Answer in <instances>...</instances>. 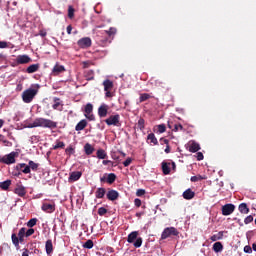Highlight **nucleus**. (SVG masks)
Masks as SVG:
<instances>
[{
    "label": "nucleus",
    "mask_w": 256,
    "mask_h": 256,
    "mask_svg": "<svg viewBox=\"0 0 256 256\" xmlns=\"http://www.w3.org/2000/svg\"><path fill=\"white\" fill-rule=\"evenodd\" d=\"M26 127L27 128L42 127V128H48L50 130H53L57 128V122L44 117H38L34 119V122L28 123Z\"/></svg>",
    "instance_id": "1"
},
{
    "label": "nucleus",
    "mask_w": 256,
    "mask_h": 256,
    "mask_svg": "<svg viewBox=\"0 0 256 256\" xmlns=\"http://www.w3.org/2000/svg\"><path fill=\"white\" fill-rule=\"evenodd\" d=\"M40 164L35 163L34 161H29L27 164H16L15 169L16 171L22 170V173L29 174L31 171L37 172ZM25 168V169H23Z\"/></svg>",
    "instance_id": "2"
},
{
    "label": "nucleus",
    "mask_w": 256,
    "mask_h": 256,
    "mask_svg": "<svg viewBox=\"0 0 256 256\" xmlns=\"http://www.w3.org/2000/svg\"><path fill=\"white\" fill-rule=\"evenodd\" d=\"M39 84H36V88H28L22 93V100L26 104H30L35 96L38 94Z\"/></svg>",
    "instance_id": "3"
},
{
    "label": "nucleus",
    "mask_w": 256,
    "mask_h": 256,
    "mask_svg": "<svg viewBox=\"0 0 256 256\" xmlns=\"http://www.w3.org/2000/svg\"><path fill=\"white\" fill-rule=\"evenodd\" d=\"M25 231H27V228H22L20 229L18 236L16 233H12L11 235L12 244L16 250L20 249V243H23L24 238L26 237Z\"/></svg>",
    "instance_id": "4"
},
{
    "label": "nucleus",
    "mask_w": 256,
    "mask_h": 256,
    "mask_svg": "<svg viewBox=\"0 0 256 256\" xmlns=\"http://www.w3.org/2000/svg\"><path fill=\"white\" fill-rule=\"evenodd\" d=\"M139 233L138 231H132L127 238V242L130 244H133L134 248H140L143 243V239L141 237H138Z\"/></svg>",
    "instance_id": "5"
},
{
    "label": "nucleus",
    "mask_w": 256,
    "mask_h": 256,
    "mask_svg": "<svg viewBox=\"0 0 256 256\" xmlns=\"http://www.w3.org/2000/svg\"><path fill=\"white\" fill-rule=\"evenodd\" d=\"M17 152L12 151L11 153L0 157V163L6 164V165H12L16 163Z\"/></svg>",
    "instance_id": "6"
},
{
    "label": "nucleus",
    "mask_w": 256,
    "mask_h": 256,
    "mask_svg": "<svg viewBox=\"0 0 256 256\" xmlns=\"http://www.w3.org/2000/svg\"><path fill=\"white\" fill-rule=\"evenodd\" d=\"M179 235V231L176 228L171 226L170 228H165L161 234V239L165 240L168 237H177Z\"/></svg>",
    "instance_id": "7"
},
{
    "label": "nucleus",
    "mask_w": 256,
    "mask_h": 256,
    "mask_svg": "<svg viewBox=\"0 0 256 256\" xmlns=\"http://www.w3.org/2000/svg\"><path fill=\"white\" fill-rule=\"evenodd\" d=\"M105 123L108 126L113 125L116 127H120L121 126L120 115L116 114V115L109 116L107 119H105Z\"/></svg>",
    "instance_id": "8"
},
{
    "label": "nucleus",
    "mask_w": 256,
    "mask_h": 256,
    "mask_svg": "<svg viewBox=\"0 0 256 256\" xmlns=\"http://www.w3.org/2000/svg\"><path fill=\"white\" fill-rule=\"evenodd\" d=\"M92 45L90 37H83L78 40V46L82 49L89 48Z\"/></svg>",
    "instance_id": "9"
},
{
    "label": "nucleus",
    "mask_w": 256,
    "mask_h": 256,
    "mask_svg": "<svg viewBox=\"0 0 256 256\" xmlns=\"http://www.w3.org/2000/svg\"><path fill=\"white\" fill-rule=\"evenodd\" d=\"M235 211V205L234 204H226L222 207V214L223 216H229L232 215Z\"/></svg>",
    "instance_id": "10"
},
{
    "label": "nucleus",
    "mask_w": 256,
    "mask_h": 256,
    "mask_svg": "<svg viewBox=\"0 0 256 256\" xmlns=\"http://www.w3.org/2000/svg\"><path fill=\"white\" fill-rule=\"evenodd\" d=\"M64 72H66L65 66L60 65L59 63H56V65L52 69V76L56 77V76L61 75Z\"/></svg>",
    "instance_id": "11"
},
{
    "label": "nucleus",
    "mask_w": 256,
    "mask_h": 256,
    "mask_svg": "<svg viewBox=\"0 0 256 256\" xmlns=\"http://www.w3.org/2000/svg\"><path fill=\"white\" fill-rule=\"evenodd\" d=\"M108 109H109V106L105 103H102V105H100L98 108V116L100 118H105L108 114Z\"/></svg>",
    "instance_id": "12"
},
{
    "label": "nucleus",
    "mask_w": 256,
    "mask_h": 256,
    "mask_svg": "<svg viewBox=\"0 0 256 256\" xmlns=\"http://www.w3.org/2000/svg\"><path fill=\"white\" fill-rule=\"evenodd\" d=\"M41 209L45 213L52 214L56 210V205L54 203L53 204L43 203Z\"/></svg>",
    "instance_id": "13"
},
{
    "label": "nucleus",
    "mask_w": 256,
    "mask_h": 256,
    "mask_svg": "<svg viewBox=\"0 0 256 256\" xmlns=\"http://www.w3.org/2000/svg\"><path fill=\"white\" fill-rule=\"evenodd\" d=\"M81 177H82V172L74 171L70 174V177H68V183H74L76 181H79Z\"/></svg>",
    "instance_id": "14"
},
{
    "label": "nucleus",
    "mask_w": 256,
    "mask_h": 256,
    "mask_svg": "<svg viewBox=\"0 0 256 256\" xmlns=\"http://www.w3.org/2000/svg\"><path fill=\"white\" fill-rule=\"evenodd\" d=\"M14 193H15L16 195H18L19 197H24L25 195H27V190L25 189L24 186L18 185V186H16V188L14 189Z\"/></svg>",
    "instance_id": "15"
},
{
    "label": "nucleus",
    "mask_w": 256,
    "mask_h": 256,
    "mask_svg": "<svg viewBox=\"0 0 256 256\" xmlns=\"http://www.w3.org/2000/svg\"><path fill=\"white\" fill-rule=\"evenodd\" d=\"M119 198V193L116 190H109L107 193V199L109 201H116Z\"/></svg>",
    "instance_id": "16"
},
{
    "label": "nucleus",
    "mask_w": 256,
    "mask_h": 256,
    "mask_svg": "<svg viewBox=\"0 0 256 256\" xmlns=\"http://www.w3.org/2000/svg\"><path fill=\"white\" fill-rule=\"evenodd\" d=\"M200 150H201V147H200L199 143H196L193 141L189 144V152L190 153H197Z\"/></svg>",
    "instance_id": "17"
},
{
    "label": "nucleus",
    "mask_w": 256,
    "mask_h": 256,
    "mask_svg": "<svg viewBox=\"0 0 256 256\" xmlns=\"http://www.w3.org/2000/svg\"><path fill=\"white\" fill-rule=\"evenodd\" d=\"M195 196V193L189 188L183 192L182 197L185 200H192Z\"/></svg>",
    "instance_id": "18"
},
{
    "label": "nucleus",
    "mask_w": 256,
    "mask_h": 256,
    "mask_svg": "<svg viewBox=\"0 0 256 256\" xmlns=\"http://www.w3.org/2000/svg\"><path fill=\"white\" fill-rule=\"evenodd\" d=\"M88 125V122L86 119H82L78 122V124L75 127L76 131H82L86 128V126Z\"/></svg>",
    "instance_id": "19"
},
{
    "label": "nucleus",
    "mask_w": 256,
    "mask_h": 256,
    "mask_svg": "<svg viewBox=\"0 0 256 256\" xmlns=\"http://www.w3.org/2000/svg\"><path fill=\"white\" fill-rule=\"evenodd\" d=\"M63 104L61 102L60 98H54V104H53V109L62 111L63 110Z\"/></svg>",
    "instance_id": "20"
},
{
    "label": "nucleus",
    "mask_w": 256,
    "mask_h": 256,
    "mask_svg": "<svg viewBox=\"0 0 256 256\" xmlns=\"http://www.w3.org/2000/svg\"><path fill=\"white\" fill-rule=\"evenodd\" d=\"M16 61L19 64H26V63H29L31 61V58L28 55H20V56H18Z\"/></svg>",
    "instance_id": "21"
},
{
    "label": "nucleus",
    "mask_w": 256,
    "mask_h": 256,
    "mask_svg": "<svg viewBox=\"0 0 256 256\" xmlns=\"http://www.w3.org/2000/svg\"><path fill=\"white\" fill-rule=\"evenodd\" d=\"M239 211L241 214L247 215L250 213V208L248 207L247 203H241L239 205Z\"/></svg>",
    "instance_id": "22"
},
{
    "label": "nucleus",
    "mask_w": 256,
    "mask_h": 256,
    "mask_svg": "<svg viewBox=\"0 0 256 256\" xmlns=\"http://www.w3.org/2000/svg\"><path fill=\"white\" fill-rule=\"evenodd\" d=\"M45 251L47 255H50L53 253V242L52 240H47L45 242Z\"/></svg>",
    "instance_id": "23"
},
{
    "label": "nucleus",
    "mask_w": 256,
    "mask_h": 256,
    "mask_svg": "<svg viewBox=\"0 0 256 256\" xmlns=\"http://www.w3.org/2000/svg\"><path fill=\"white\" fill-rule=\"evenodd\" d=\"M147 141H149L148 142L149 144L158 145V140H157L155 134L152 132L147 135Z\"/></svg>",
    "instance_id": "24"
},
{
    "label": "nucleus",
    "mask_w": 256,
    "mask_h": 256,
    "mask_svg": "<svg viewBox=\"0 0 256 256\" xmlns=\"http://www.w3.org/2000/svg\"><path fill=\"white\" fill-rule=\"evenodd\" d=\"M106 194V189L105 188H97L95 192V197L97 199H103Z\"/></svg>",
    "instance_id": "25"
},
{
    "label": "nucleus",
    "mask_w": 256,
    "mask_h": 256,
    "mask_svg": "<svg viewBox=\"0 0 256 256\" xmlns=\"http://www.w3.org/2000/svg\"><path fill=\"white\" fill-rule=\"evenodd\" d=\"M39 70V64H32L26 69V73L34 74Z\"/></svg>",
    "instance_id": "26"
},
{
    "label": "nucleus",
    "mask_w": 256,
    "mask_h": 256,
    "mask_svg": "<svg viewBox=\"0 0 256 256\" xmlns=\"http://www.w3.org/2000/svg\"><path fill=\"white\" fill-rule=\"evenodd\" d=\"M102 85H104L105 91H111L114 88V83L111 80H105Z\"/></svg>",
    "instance_id": "27"
},
{
    "label": "nucleus",
    "mask_w": 256,
    "mask_h": 256,
    "mask_svg": "<svg viewBox=\"0 0 256 256\" xmlns=\"http://www.w3.org/2000/svg\"><path fill=\"white\" fill-rule=\"evenodd\" d=\"M213 251L215 253H221V251H223V244H222V242H215L213 244Z\"/></svg>",
    "instance_id": "28"
},
{
    "label": "nucleus",
    "mask_w": 256,
    "mask_h": 256,
    "mask_svg": "<svg viewBox=\"0 0 256 256\" xmlns=\"http://www.w3.org/2000/svg\"><path fill=\"white\" fill-rule=\"evenodd\" d=\"M12 185V180H5L3 182H0V188H2V190L6 191L9 189V187H11Z\"/></svg>",
    "instance_id": "29"
},
{
    "label": "nucleus",
    "mask_w": 256,
    "mask_h": 256,
    "mask_svg": "<svg viewBox=\"0 0 256 256\" xmlns=\"http://www.w3.org/2000/svg\"><path fill=\"white\" fill-rule=\"evenodd\" d=\"M224 237V231H220L217 234H214L213 236H211L210 240L212 242H216L217 240H222Z\"/></svg>",
    "instance_id": "30"
},
{
    "label": "nucleus",
    "mask_w": 256,
    "mask_h": 256,
    "mask_svg": "<svg viewBox=\"0 0 256 256\" xmlns=\"http://www.w3.org/2000/svg\"><path fill=\"white\" fill-rule=\"evenodd\" d=\"M117 179V176L115 173H110L107 175L106 182L110 185L114 184Z\"/></svg>",
    "instance_id": "31"
},
{
    "label": "nucleus",
    "mask_w": 256,
    "mask_h": 256,
    "mask_svg": "<svg viewBox=\"0 0 256 256\" xmlns=\"http://www.w3.org/2000/svg\"><path fill=\"white\" fill-rule=\"evenodd\" d=\"M84 152H86L87 156L92 155L93 152H95V148H93L89 143L84 145Z\"/></svg>",
    "instance_id": "32"
},
{
    "label": "nucleus",
    "mask_w": 256,
    "mask_h": 256,
    "mask_svg": "<svg viewBox=\"0 0 256 256\" xmlns=\"http://www.w3.org/2000/svg\"><path fill=\"white\" fill-rule=\"evenodd\" d=\"M170 163L162 162V172L164 175H168L171 172V169L169 167Z\"/></svg>",
    "instance_id": "33"
},
{
    "label": "nucleus",
    "mask_w": 256,
    "mask_h": 256,
    "mask_svg": "<svg viewBox=\"0 0 256 256\" xmlns=\"http://www.w3.org/2000/svg\"><path fill=\"white\" fill-rule=\"evenodd\" d=\"M96 157H97L98 159H105V158L107 157V153L105 152L104 149L100 148V149H98L97 152H96Z\"/></svg>",
    "instance_id": "34"
},
{
    "label": "nucleus",
    "mask_w": 256,
    "mask_h": 256,
    "mask_svg": "<svg viewBox=\"0 0 256 256\" xmlns=\"http://www.w3.org/2000/svg\"><path fill=\"white\" fill-rule=\"evenodd\" d=\"M0 142L3 143L5 147H12L13 143L11 141H8L4 135L0 134Z\"/></svg>",
    "instance_id": "35"
},
{
    "label": "nucleus",
    "mask_w": 256,
    "mask_h": 256,
    "mask_svg": "<svg viewBox=\"0 0 256 256\" xmlns=\"http://www.w3.org/2000/svg\"><path fill=\"white\" fill-rule=\"evenodd\" d=\"M206 179H207V177L205 175L204 176L197 175V176L191 177V182L195 183V182H199V181L206 180Z\"/></svg>",
    "instance_id": "36"
},
{
    "label": "nucleus",
    "mask_w": 256,
    "mask_h": 256,
    "mask_svg": "<svg viewBox=\"0 0 256 256\" xmlns=\"http://www.w3.org/2000/svg\"><path fill=\"white\" fill-rule=\"evenodd\" d=\"M105 32L109 37H113L116 35L117 29L115 27H110L109 30H106Z\"/></svg>",
    "instance_id": "37"
},
{
    "label": "nucleus",
    "mask_w": 256,
    "mask_h": 256,
    "mask_svg": "<svg viewBox=\"0 0 256 256\" xmlns=\"http://www.w3.org/2000/svg\"><path fill=\"white\" fill-rule=\"evenodd\" d=\"M150 98H152V96L148 93H143L140 95V103H143L147 100H149Z\"/></svg>",
    "instance_id": "38"
},
{
    "label": "nucleus",
    "mask_w": 256,
    "mask_h": 256,
    "mask_svg": "<svg viewBox=\"0 0 256 256\" xmlns=\"http://www.w3.org/2000/svg\"><path fill=\"white\" fill-rule=\"evenodd\" d=\"M93 246L94 244L92 240H88L87 242H84V244L82 245L84 249H88V250H91Z\"/></svg>",
    "instance_id": "39"
},
{
    "label": "nucleus",
    "mask_w": 256,
    "mask_h": 256,
    "mask_svg": "<svg viewBox=\"0 0 256 256\" xmlns=\"http://www.w3.org/2000/svg\"><path fill=\"white\" fill-rule=\"evenodd\" d=\"M65 153H66V155H68V157H71L72 155L75 154V148H73L70 145V146H68V148L65 149Z\"/></svg>",
    "instance_id": "40"
},
{
    "label": "nucleus",
    "mask_w": 256,
    "mask_h": 256,
    "mask_svg": "<svg viewBox=\"0 0 256 256\" xmlns=\"http://www.w3.org/2000/svg\"><path fill=\"white\" fill-rule=\"evenodd\" d=\"M93 111V105L91 103H88L86 107H84V113L85 114H91Z\"/></svg>",
    "instance_id": "41"
},
{
    "label": "nucleus",
    "mask_w": 256,
    "mask_h": 256,
    "mask_svg": "<svg viewBox=\"0 0 256 256\" xmlns=\"http://www.w3.org/2000/svg\"><path fill=\"white\" fill-rule=\"evenodd\" d=\"M38 222L37 218H32L27 222V227L33 228Z\"/></svg>",
    "instance_id": "42"
},
{
    "label": "nucleus",
    "mask_w": 256,
    "mask_h": 256,
    "mask_svg": "<svg viewBox=\"0 0 256 256\" xmlns=\"http://www.w3.org/2000/svg\"><path fill=\"white\" fill-rule=\"evenodd\" d=\"M64 148H65V143L62 141H57L56 145L53 147L54 150L64 149Z\"/></svg>",
    "instance_id": "43"
},
{
    "label": "nucleus",
    "mask_w": 256,
    "mask_h": 256,
    "mask_svg": "<svg viewBox=\"0 0 256 256\" xmlns=\"http://www.w3.org/2000/svg\"><path fill=\"white\" fill-rule=\"evenodd\" d=\"M157 129H158L157 132H158L159 134H163V133L166 132V125H165V124H160V125L157 126Z\"/></svg>",
    "instance_id": "44"
},
{
    "label": "nucleus",
    "mask_w": 256,
    "mask_h": 256,
    "mask_svg": "<svg viewBox=\"0 0 256 256\" xmlns=\"http://www.w3.org/2000/svg\"><path fill=\"white\" fill-rule=\"evenodd\" d=\"M74 8L73 6H68V18L72 19L74 17Z\"/></svg>",
    "instance_id": "45"
},
{
    "label": "nucleus",
    "mask_w": 256,
    "mask_h": 256,
    "mask_svg": "<svg viewBox=\"0 0 256 256\" xmlns=\"http://www.w3.org/2000/svg\"><path fill=\"white\" fill-rule=\"evenodd\" d=\"M138 128H139L140 130L145 129V119H143V118H140V119H139V121H138Z\"/></svg>",
    "instance_id": "46"
},
{
    "label": "nucleus",
    "mask_w": 256,
    "mask_h": 256,
    "mask_svg": "<svg viewBox=\"0 0 256 256\" xmlns=\"http://www.w3.org/2000/svg\"><path fill=\"white\" fill-rule=\"evenodd\" d=\"M106 214H107V209H106V208L100 207V208L98 209V215H99V216H105Z\"/></svg>",
    "instance_id": "47"
},
{
    "label": "nucleus",
    "mask_w": 256,
    "mask_h": 256,
    "mask_svg": "<svg viewBox=\"0 0 256 256\" xmlns=\"http://www.w3.org/2000/svg\"><path fill=\"white\" fill-rule=\"evenodd\" d=\"M34 233H35L34 228H29L28 230H25L26 237H31V235H34Z\"/></svg>",
    "instance_id": "48"
},
{
    "label": "nucleus",
    "mask_w": 256,
    "mask_h": 256,
    "mask_svg": "<svg viewBox=\"0 0 256 256\" xmlns=\"http://www.w3.org/2000/svg\"><path fill=\"white\" fill-rule=\"evenodd\" d=\"M254 221V217L252 215H248L245 219H244V223L245 224H249L251 222Z\"/></svg>",
    "instance_id": "49"
},
{
    "label": "nucleus",
    "mask_w": 256,
    "mask_h": 256,
    "mask_svg": "<svg viewBox=\"0 0 256 256\" xmlns=\"http://www.w3.org/2000/svg\"><path fill=\"white\" fill-rule=\"evenodd\" d=\"M133 159L128 157L126 161L123 162L124 167H129L132 164Z\"/></svg>",
    "instance_id": "50"
},
{
    "label": "nucleus",
    "mask_w": 256,
    "mask_h": 256,
    "mask_svg": "<svg viewBox=\"0 0 256 256\" xmlns=\"http://www.w3.org/2000/svg\"><path fill=\"white\" fill-rule=\"evenodd\" d=\"M179 130H184V127L182 124H175L173 131L177 132Z\"/></svg>",
    "instance_id": "51"
},
{
    "label": "nucleus",
    "mask_w": 256,
    "mask_h": 256,
    "mask_svg": "<svg viewBox=\"0 0 256 256\" xmlns=\"http://www.w3.org/2000/svg\"><path fill=\"white\" fill-rule=\"evenodd\" d=\"M84 116H86V118H87L89 121H95V120H96V116H95V115H92L91 113H90V114H84Z\"/></svg>",
    "instance_id": "52"
},
{
    "label": "nucleus",
    "mask_w": 256,
    "mask_h": 256,
    "mask_svg": "<svg viewBox=\"0 0 256 256\" xmlns=\"http://www.w3.org/2000/svg\"><path fill=\"white\" fill-rule=\"evenodd\" d=\"M244 253H252V247L250 245L244 246Z\"/></svg>",
    "instance_id": "53"
},
{
    "label": "nucleus",
    "mask_w": 256,
    "mask_h": 256,
    "mask_svg": "<svg viewBox=\"0 0 256 256\" xmlns=\"http://www.w3.org/2000/svg\"><path fill=\"white\" fill-rule=\"evenodd\" d=\"M196 158H197L198 161L203 160L204 159L203 153L202 152H197L196 153Z\"/></svg>",
    "instance_id": "54"
},
{
    "label": "nucleus",
    "mask_w": 256,
    "mask_h": 256,
    "mask_svg": "<svg viewBox=\"0 0 256 256\" xmlns=\"http://www.w3.org/2000/svg\"><path fill=\"white\" fill-rule=\"evenodd\" d=\"M8 48V43L6 41H0V49Z\"/></svg>",
    "instance_id": "55"
},
{
    "label": "nucleus",
    "mask_w": 256,
    "mask_h": 256,
    "mask_svg": "<svg viewBox=\"0 0 256 256\" xmlns=\"http://www.w3.org/2000/svg\"><path fill=\"white\" fill-rule=\"evenodd\" d=\"M144 194H145V190H144V189H139V190L137 191V193H136V195H137L138 197H142Z\"/></svg>",
    "instance_id": "56"
},
{
    "label": "nucleus",
    "mask_w": 256,
    "mask_h": 256,
    "mask_svg": "<svg viewBox=\"0 0 256 256\" xmlns=\"http://www.w3.org/2000/svg\"><path fill=\"white\" fill-rule=\"evenodd\" d=\"M141 204H142V202L139 198L134 199V205H136L137 207H140Z\"/></svg>",
    "instance_id": "57"
},
{
    "label": "nucleus",
    "mask_w": 256,
    "mask_h": 256,
    "mask_svg": "<svg viewBox=\"0 0 256 256\" xmlns=\"http://www.w3.org/2000/svg\"><path fill=\"white\" fill-rule=\"evenodd\" d=\"M39 35L41 37H46L47 36V31L46 30H40Z\"/></svg>",
    "instance_id": "58"
},
{
    "label": "nucleus",
    "mask_w": 256,
    "mask_h": 256,
    "mask_svg": "<svg viewBox=\"0 0 256 256\" xmlns=\"http://www.w3.org/2000/svg\"><path fill=\"white\" fill-rule=\"evenodd\" d=\"M105 92H106V93H105V96H106L107 98L113 97V93H111L110 90H107V91H105Z\"/></svg>",
    "instance_id": "59"
},
{
    "label": "nucleus",
    "mask_w": 256,
    "mask_h": 256,
    "mask_svg": "<svg viewBox=\"0 0 256 256\" xmlns=\"http://www.w3.org/2000/svg\"><path fill=\"white\" fill-rule=\"evenodd\" d=\"M66 32H68V35L72 33V25H68V27H66Z\"/></svg>",
    "instance_id": "60"
},
{
    "label": "nucleus",
    "mask_w": 256,
    "mask_h": 256,
    "mask_svg": "<svg viewBox=\"0 0 256 256\" xmlns=\"http://www.w3.org/2000/svg\"><path fill=\"white\" fill-rule=\"evenodd\" d=\"M164 152H165L166 154H169V153L171 152V148H170L169 145H166V148L164 149Z\"/></svg>",
    "instance_id": "61"
},
{
    "label": "nucleus",
    "mask_w": 256,
    "mask_h": 256,
    "mask_svg": "<svg viewBox=\"0 0 256 256\" xmlns=\"http://www.w3.org/2000/svg\"><path fill=\"white\" fill-rule=\"evenodd\" d=\"M29 249H24L23 253H22V256H29Z\"/></svg>",
    "instance_id": "62"
},
{
    "label": "nucleus",
    "mask_w": 256,
    "mask_h": 256,
    "mask_svg": "<svg viewBox=\"0 0 256 256\" xmlns=\"http://www.w3.org/2000/svg\"><path fill=\"white\" fill-rule=\"evenodd\" d=\"M82 64H83V68H84V69H87V68H89V66H90V63H89L88 61L83 62Z\"/></svg>",
    "instance_id": "63"
},
{
    "label": "nucleus",
    "mask_w": 256,
    "mask_h": 256,
    "mask_svg": "<svg viewBox=\"0 0 256 256\" xmlns=\"http://www.w3.org/2000/svg\"><path fill=\"white\" fill-rule=\"evenodd\" d=\"M106 176H107V174H105L104 177L100 178V182H101V183L107 182Z\"/></svg>",
    "instance_id": "64"
}]
</instances>
